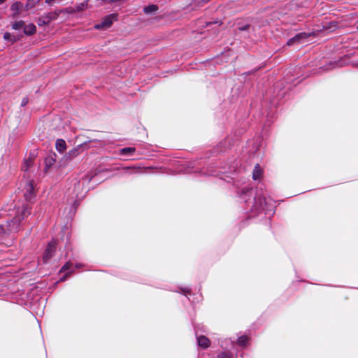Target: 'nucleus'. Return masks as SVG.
<instances>
[{
    "label": "nucleus",
    "mask_w": 358,
    "mask_h": 358,
    "mask_svg": "<svg viewBox=\"0 0 358 358\" xmlns=\"http://www.w3.org/2000/svg\"><path fill=\"white\" fill-rule=\"evenodd\" d=\"M3 38H4V40H6L7 41H10L11 43H14L17 41L15 36H13L9 32L4 33Z\"/></svg>",
    "instance_id": "aec40b11"
},
{
    "label": "nucleus",
    "mask_w": 358,
    "mask_h": 358,
    "mask_svg": "<svg viewBox=\"0 0 358 358\" xmlns=\"http://www.w3.org/2000/svg\"><path fill=\"white\" fill-rule=\"evenodd\" d=\"M56 162V154L52 153L50 154L45 158V168L44 171L45 173H48L50 171L52 167L55 165Z\"/></svg>",
    "instance_id": "39448f33"
},
{
    "label": "nucleus",
    "mask_w": 358,
    "mask_h": 358,
    "mask_svg": "<svg viewBox=\"0 0 358 358\" xmlns=\"http://www.w3.org/2000/svg\"><path fill=\"white\" fill-rule=\"evenodd\" d=\"M88 0H86L82 3H80L76 6L75 11L80 12L83 11L87 8Z\"/></svg>",
    "instance_id": "a211bd4d"
},
{
    "label": "nucleus",
    "mask_w": 358,
    "mask_h": 358,
    "mask_svg": "<svg viewBox=\"0 0 358 358\" xmlns=\"http://www.w3.org/2000/svg\"><path fill=\"white\" fill-rule=\"evenodd\" d=\"M23 31H24V34H26L27 36H31L36 33V27L33 23H30L27 25L24 24Z\"/></svg>",
    "instance_id": "9d476101"
},
{
    "label": "nucleus",
    "mask_w": 358,
    "mask_h": 358,
    "mask_svg": "<svg viewBox=\"0 0 358 358\" xmlns=\"http://www.w3.org/2000/svg\"><path fill=\"white\" fill-rule=\"evenodd\" d=\"M208 174H210V175H215L213 172L209 173Z\"/></svg>",
    "instance_id": "7c9ffc66"
},
{
    "label": "nucleus",
    "mask_w": 358,
    "mask_h": 358,
    "mask_svg": "<svg viewBox=\"0 0 358 358\" xmlns=\"http://www.w3.org/2000/svg\"><path fill=\"white\" fill-rule=\"evenodd\" d=\"M28 103V99L27 97L24 98L22 101V103H21V106H24L27 104Z\"/></svg>",
    "instance_id": "393cba45"
},
{
    "label": "nucleus",
    "mask_w": 358,
    "mask_h": 358,
    "mask_svg": "<svg viewBox=\"0 0 358 358\" xmlns=\"http://www.w3.org/2000/svg\"><path fill=\"white\" fill-rule=\"evenodd\" d=\"M217 358H233L230 352H223L217 355Z\"/></svg>",
    "instance_id": "4be33fe9"
},
{
    "label": "nucleus",
    "mask_w": 358,
    "mask_h": 358,
    "mask_svg": "<svg viewBox=\"0 0 358 358\" xmlns=\"http://www.w3.org/2000/svg\"><path fill=\"white\" fill-rule=\"evenodd\" d=\"M33 164V159L31 157H29L24 159V162L22 166V170L24 171H27L29 169L31 166Z\"/></svg>",
    "instance_id": "dca6fc26"
},
{
    "label": "nucleus",
    "mask_w": 358,
    "mask_h": 358,
    "mask_svg": "<svg viewBox=\"0 0 358 358\" xmlns=\"http://www.w3.org/2000/svg\"><path fill=\"white\" fill-rule=\"evenodd\" d=\"M56 149L59 152H63L66 148V144L64 140L57 139L55 143Z\"/></svg>",
    "instance_id": "f8f14e48"
},
{
    "label": "nucleus",
    "mask_w": 358,
    "mask_h": 358,
    "mask_svg": "<svg viewBox=\"0 0 358 358\" xmlns=\"http://www.w3.org/2000/svg\"><path fill=\"white\" fill-rule=\"evenodd\" d=\"M6 0H0V4H2L3 2H5Z\"/></svg>",
    "instance_id": "c756f323"
},
{
    "label": "nucleus",
    "mask_w": 358,
    "mask_h": 358,
    "mask_svg": "<svg viewBox=\"0 0 358 358\" xmlns=\"http://www.w3.org/2000/svg\"><path fill=\"white\" fill-rule=\"evenodd\" d=\"M136 151V148L134 147L124 148L120 150V154L121 155L131 156Z\"/></svg>",
    "instance_id": "4468645a"
},
{
    "label": "nucleus",
    "mask_w": 358,
    "mask_h": 358,
    "mask_svg": "<svg viewBox=\"0 0 358 358\" xmlns=\"http://www.w3.org/2000/svg\"><path fill=\"white\" fill-rule=\"evenodd\" d=\"M183 292L185 293H188L189 292V289H183Z\"/></svg>",
    "instance_id": "cd10ccee"
},
{
    "label": "nucleus",
    "mask_w": 358,
    "mask_h": 358,
    "mask_svg": "<svg viewBox=\"0 0 358 358\" xmlns=\"http://www.w3.org/2000/svg\"><path fill=\"white\" fill-rule=\"evenodd\" d=\"M116 19L117 15L115 14L107 15L103 17L101 23L96 24L94 27L96 29H108L112 25L113 21Z\"/></svg>",
    "instance_id": "20e7f679"
},
{
    "label": "nucleus",
    "mask_w": 358,
    "mask_h": 358,
    "mask_svg": "<svg viewBox=\"0 0 358 358\" xmlns=\"http://www.w3.org/2000/svg\"><path fill=\"white\" fill-rule=\"evenodd\" d=\"M29 215H30V208L27 204L18 207L12 220H8L6 224L0 225V236H8L18 231L21 221Z\"/></svg>",
    "instance_id": "f257e3e1"
},
{
    "label": "nucleus",
    "mask_w": 358,
    "mask_h": 358,
    "mask_svg": "<svg viewBox=\"0 0 358 358\" xmlns=\"http://www.w3.org/2000/svg\"><path fill=\"white\" fill-rule=\"evenodd\" d=\"M254 201L255 203L253 208H255V210H259L264 209V206L266 203V198L264 196H257L254 198Z\"/></svg>",
    "instance_id": "423d86ee"
},
{
    "label": "nucleus",
    "mask_w": 358,
    "mask_h": 358,
    "mask_svg": "<svg viewBox=\"0 0 358 358\" xmlns=\"http://www.w3.org/2000/svg\"><path fill=\"white\" fill-rule=\"evenodd\" d=\"M24 196L27 201H31L35 196L34 181L27 180L24 188Z\"/></svg>",
    "instance_id": "f03ea898"
},
{
    "label": "nucleus",
    "mask_w": 358,
    "mask_h": 358,
    "mask_svg": "<svg viewBox=\"0 0 358 358\" xmlns=\"http://www.w3.org/2000/svg\"><path fill=\"white\" fill-rule=\"evenodd\" d=\"M73 271V264L70 262H66L61 268L60 272L66 273V275L61 278L60 281H64L66 280L67 275L71 273Z\"/></svg>",
    "instance_id": "6e6552de"
},
{
    "label": "nucleus",
    "mask_w": 358,
    "mask_h": 358,
    "mask_svg": "<svg viewBox=\"0 0 358 358\" xmlns=\"http://www.w3.org/2000/svg\"><path fill=\"white\" fill-rule=\"evenodd\" d=\"M158 10V6L155 4H151L144 7L143 11L146 14L155 13Z\"/></svg>",
    "instance_id": "2eb2a0df"
},
{
    "label": "nucleus",
    "mask_w": 358,
    "mask_h": 358,
    "mask_svg": "<svg viewBox=\"0 0 358 358\" xmlns=\"http://www.w3.org/2000/svg\"><path fill=\"white\" fill-rule=\"evenodd\" d=\"M39 1V0H37V1H35V0H27V4H26V7L27 8H32L34 7L38 2Z\"/></svg>",
    "instance_id": "b1692460"
},
{
    "label": "nucleus",
    "mask_w": 358,
    "mask_h": 358,
    "mask_svg": "<svg viewBox=\"0 0 358 358\" xmlns=\"http://www.w3.org/2000/svg\"><path fill=\"white\" fill-rule=\"evenodd\" d=\"M310 36V34H307V33H304V32L298 34L293 38H290L287 41V45H292L294 44L295 43H301V41L303 39L307 38Z\"/></svg>",
    "instance_id": "0eeeda50"
},
{
    "label": "nucleus",
    "mask_w": 358,
    "mask_h": 358,
    "mask_svg": "<svg viewBox=\"0 0 358 358\" xmlns=\"http://www.w3.org/2000/svg\"><path fill=\"white\" fill-rule=\"evenodd\" d=\"M357 29H358V25H357Z\"/></svg>",
    "instance_id": "2f4dec72"
},
{
    "label": "nucleus",
    "mask_w": 358,
    "mask_h": 358,
    "mask_svg": "<svg viewBox=\"0 0 358 358\" xmlns=\"http://www.w3.org/2000/svg\"><path fill=\"white\" fill-rule=\"evenodd\" d=\"M80 266H81V265H80V264H76V268H80Z\"/></svg>",
    "instance_id": "c85d7f7f"
},
{
    "label": "nucleus",
    "mask_w": 358,
    "mask_h": 358,
    "mask_svg": "<svg viewBox=\"0 0 358 358\" xmlns=\"http://www.w3.org/2000/svg\"><path fill=\"white\" fill-rule=\"evenodd\" d=\"M61 13L60 10H55L48 13L44 14L48 22H50L52 20H56L59 14Z\"/></svg>",
    "instance_id": "ddd939ff"
},
{
    "label": "nucleus",
    "mask_w": 358,
    "mask_h": 358,
    "mask_svg": "<svg viewBox=\"0 0 358 358\" xmlns=\"http://www.w3.org/2000/svg\"><path fill=\"white\" fill-rule=\"evenodd\" d=\"M71 156H76L77 154V150H72L69 153Z\"/></svg>",
    "instance_id": "a878e982"
},
{
    "label": "nucleus",
    "mask_w": 358,
    "mask_h": 358,
    "mask_svg": "<svg viewBox=\"0 0 358 358\" xmlns=\"http://www.w3.org/2000/svg\"><path fill=\"white\" fill-rule=\"evenodd\" d=\"M55 0H45V3L48 4H52Z\"/></svg>",
    "instance_id": "bb28decb"
},
{
    "label": "nucleus",
    "mask_w": 358,
    "mask_h": 358,
    "mask_svg": "<svg viewBox=\"0 0 358 358\" xmlns=\"http://www.w3.org/2000/svg\"><path fill=\"white\" fill-rule=\"evenodd\" d=\"M197 343L203 348H207L210 345L209 339L204 336H197Z\"/></svg>",
    "instance_id": "9b49d317"
},
{
    "label": "nucleus",
    "mask_w": 358,
    "mask_h": 358,
    "mask_svg": "<svg viewBox=\"0 0 358 358\" xmlns=\"http://www.w3.org/2000/svg\"><path fill=\"white\" fill-rule=\"evenodd\" d=\"M56 245L55 241H52L48 244L43 255V261L44 263H47L52 257L56 250Z\"/></svg>",
    "instance_id": "7ed1b4c3"
},
{
    "label": "nucleus",
    "mask_w": 358,
    "mask_h": 358,
    "mask_svg": "<svg viewBox=\"0 0 358 358\" xmlns=\"http://www.w3.org/2000/svg\"><path fill=\"white\" fill-rule=\"evenodd\" d=\"M248 341V338L246 336H241L238 338V344L241 346L246 345Z\"/></svg>",
    "instance_id": "412c9836"
},
{
    "label": "nucleus",
    "mask_w": 358,
    "mask_h": 358,
    "mask_svg": "<svg viewBox=\"0 0 358 358\" xmlns=\"http://www.w3.org/2000/svg\"><path fill=\"white\" fill-rule=\"evenodd\" d=\"M48 20L45 17V15H43L39 20H38V25L42 26L48 24Z\"/></svg>",
    "instance_id": "5701e85b"
},
{
    "label": "nucleus",
    "mask_w": 358,
    "mask_h": 358,
    "mask_svg": "<svg viewBox=\"0 0 358 358\" xmlns=\"http://www.w3.org/2000/svg\"><path fill=\"white\" fill-rule=\"evenodd\" d=\"M262 170L260 169V166L259 164H257L254 169L253 173H252V178L254 180H257L260 178L262 176Z\"/></svg>",
    "instance_id": "f3484780"
},
{
    "label": "nucleus",
    "mask_w": 358,
    "mask_h": 358,
    "mask_svg": "<svg viewBox=\"0 0 358 358\" xmlns=\"http://www.w3.org/2000/svg\"><path fill=\"white\" fill-rule=\"evenodd\" d=\"M24 24H24V21L20 20V21L13 22L11 26L13 29L20 30L21 29H24Z\"/></svg>",
    "instance_id": "6ab92c4d"
},
{
    "label": "nucleus",
    "mask_w": 358,
    "mask_h": 358,
    "mask_svg": "<svg viewBox=\"0 0 358 358\" xmlns=\"http://www.w3.org/2000/svg\"><path fill=\"white\" fill-rule=\"evenodd\" d=\"M22 6V3L19 1H16L11 5L10 10L13 12V16L14 17H17L20 14Z\"/></svg>",
    "instance_id": "1a4fd4ad"
}]
</instances>
